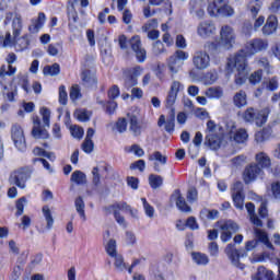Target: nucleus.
Returning <instances> with one entry per match:
<instances>
[{"mask_svg":"<svg viewBox=\"0 0 280 280\" xmlns=\"http://www.w3.org/2000/svg\"><path fill=\"white\" fill-rule=\"evenodd\" d=\"M265 49H268V42L262 38H254L247 42L245 47L235 56L228 59L225 69L228 73L236 71L234 82L237 86H242V84L246 82V78L248 75L246 58H250V56H255V54L265 51Z\"/></svg>","mask_w":280,"mask_h":280,"instance_id":"1","label":"nucleus"},{"mask_svg":"<svg viewBox=\"0 0 280 280\" xmlns=\"http://www.w3.org/2000/svg\"><path fill=\"white\" fill-rule=\"evenodd\" d=\"M270 115V108L266 107L261 110L255 109L253 107H248L243 113V119L247 124H256L258 128H261V126L266 125L268 121V116Z\"/></svg>","mask_w":280,"mask_h":280,"instance_id":"2","label":"nucleus"},{"mask_svg":"<svg viewBox=\"0 0 280 280\" xmlns=\"http://www.w3.org/2000/svg\"><path fill=\"white\" fill-rule=\"evenodd\" d=\"M208 14L210 16H233L235 10L229 5V0H214L208 5Z\"/></svg>","mask_w":280,"mask_h":280,"instance_id":"3","label":"nucleus"},{"mask_svg":"<svg viewBox=\"0 0 280 280\" xmlns=\"http://www.w3.org/2000/svg\"><path fill=\"white\" fill-rule=\"evenodd\" d=\"M32 178V168L24 167L14 171L10 176V182L20 187V189H25V183Z\"/></svg>","mask_w":280,"mask_h":280,"instance_id":"4","label":"nucleus"},{"mask_svg":"<svg viewBox=\"0 0 280 280\" xmlns=\"http://www.w3.org/2000/svg\"><path fill=\"white\" fill-rule=\"evenodd\" d=\"M222 233H221V241L226 243L231 241L233 237V233H237L240 231V225L233 220H228L223 222H218Z\"/></svg>","mask_w":280,"mask_h":280,"instance_id":"5","label":"nucleus"},{"mask_svg":"<svg viewBox=\"0 0 280 280\" xmlns=\"http://www.w3.org/2000/svg\"><path fill=\"white\" fill-rule=\"evenodd\" d=\"M226 130L231 141H235V143H244L248 139L246 129H237L233 121L228 122Z\"/></svg>","mask_w":280,"mask_h":280,"instance_id":"6","label":"nucleus"},{"mask_svg":"<svg viewBox=\"0 0 280 280\" xmlns=\"http://www.w3.org/2000/svg\"><path fill=\"white\" fill-rule=\"evenodd\" d=\"M220 39L224 49H231L235 45V30L231 25H223L220 30Z\"/></svg>","mask_w":280,"mask_h":280,"instance_id":"7","label":"nucleus"},{"mask_svg":"<svg viewBox=\"0 0 280 280\" xmlns=\"http://www.w3.org/2000/svg\"><path fill=\"white\" fill-rule=\"evenodd\" d=\"M11 137L15 148H18L20 152H25L27 144L25 143V133L23 132V128L20 127V125L15 124L12 126Z\"/></svg>","mask_w":280,"mask_h":280,"instance_id":"8","label":"nucleus"},{"mask_svg":"<svg viewBox=\"0 0 280 280\" xmlns=\"http://www.w3.org/2000/svg\"><path fill=\"white\" fill-rule=\"evenodd\" d=\"M12 21L13 36H21L23 32V16L20 13L8 12L4 19V25H9Z\"/></svg>","mask_w":280,"mask_h":280,"instance_id":"9","label":"nucleus"},{"mask_svg":"<svg viewBox=\"0 0 280 280\" xmlns=\"http://www.w3.org/2000/svg\"><path fill=\"white\" fill-rule=\"evenodd\" d=\"M192 65L198 71H205V69H209L211 65V57L207 51H196L192 57Z\"/></svg>","mask_w":280,"mask_h":280,"instance_id":"10","label":"nucleus"},{"mask_svg":"<svg viewBox=\"0 0 280 280\" xmlns=\"http://www.w3.org/2000/svg\"><path fill=\"white\" fill-rule=\"evenodd\" d=\"M231 194L235 208L244 209V184L236 182L231 189Z\"/></svg>","mask_w":280,"mask_h":280,"instance_id":"11","label":"nucleus"},{"mask_svg":"<svg viewBox=\"0 0 280 280\" xmlns=\"http://www.w3.org/2000/svg\"><path fill=\"white\" fill-rule=\"evenodd\" d=\"M225 255L235 268H238L240 270H244V268H246V266L240 261V250L235 248V245L229 244L225 247Z\"/></svg>","mask_w":280,"mask_h":280,"instance_id":"12","label":"nucleus"},{"mask_svg":"<svg viewBox=\"0 0 280 280\" xmlns=\"http://www.w3.org/2000/svg\"><path fill=\"white\" fill-rule=\"evenodd\" d=\"M131 49L136 54V58L138 62H145V58L148 55L145 52V48L141 47V37L139 35H135L130 39Z\"/></svg>","mask_w":280,"mask_h":280,"instance_id":"13","label":"nucleus"},{"mask_svg":"<svg viewBox=\"0 0 280 280\" xmlns=\"http://www.w3.org/2000/svg\"><path fill=\"white\" fill-rule=\"evenodd\" d=\"M264 174V171L261 167H259L258 164H250L247 166L243 173V178L246 185L248 183H253V180H257L258 176H261Z\"/></svg>","mask_w":280,"mask_h":280,"instance_id":"14","label":"nucleus"},{"mask_svg":"<svg viewBox=\"0 0 280 280\" xmlns=\"http://www.w3.org/2000/svg\"><path fill=\"white\" fill-rule=\"evenodd\" d=\"M197 34L201 38H211L215 34V24L211 21L199 23L197 26Z\"/></svg>","mask_w":280,"mask_h":280,"instance_id":"15","label":"nucleus"},{"mask_svg":"<svg viewBox=\"0 0 280 280\" xmlns=\"http://www.w3.org/2000/svg\"><path fill=\"white\" fill-rule=\"evenodd\" d=\"M45 21H47V16L44 12H39L37 19H32L31 24L28 26L30 34H38L40 30H43V25H45Z\"/></svg>","mask_w":280,"mask_h":280,"instance_id":"16","label":"nucleus"},{"mask_svg":"<svg viewBox=\"0 0 280 280\" xmlns=\"http://www.w3.org/2000/svg\"><path fill=\"white\" fill-rule=\"evenodd\" d=\"M172 200H175L177 209L184 213H190L191 207L185 201V197L180 194V190H175L172 195Z\"/></svg>","mask_w":280,"mask_h":280,"instance_id":"17","label":"nucleus"},{"mask_svg":"<svg viewBox=\"0 0 280 280\" xmlns=\"http://www.w3.org/2000/svg\"><path fill=\"white\" fill-rule=\"evenodd\" d=\"M127 119L129 121V131L133 137L141 136L142 126L141 122H139V118L132 114H127Z\"/></svg>","mask_w":280,"mask_h":280,"instance_id":"18","label":"nucleus"},{"mask_svg":"<svg viewBox=\"0 0 280 280\" xmlns=\"http://www.w3.org/2000/svg\"><path fill=\"white\" fill-rule=\"evenodd\" d=\"M81 80L84 86H88L89 89L97 86V78L95 77V71L84 70L81 74Z\"/></svg>","mask_w":280,"mask_h":280,"instance_id":"19","label":"nucleus"},{"mask_svg":"<svg viewBox=\"0 0 280 280\" xmlns=\"http://www.w3.org/2000/svg\"><path fill=\"white\" fill-rule=\"evenodd\" d=\"M277 27H278L277 16L270 15L267 19L266 24L262 26L264 36H270L271 34H275V32H277Z\"/></svg>","mask_w":280,"mask_h":280,"instance_id":"20","label":"nucleus"},{"mask_svg":"<svg viewBox=\"0 0 280 280\" xmlns=\"http://www.w3.org/2000/svg\"><path fill=\"white\" fill-rule=\"evenodd\" d=\"M206 141L210 148V150H220V145L222 144V131L214 135H207Z\"/></svg>","mask_w":280,"mask_h":280,"instance_id":"21","label":"nucleus"},{"mask_svg":"<svg viewBox=\"0 0 280 280\" xmlns=\"http://www.w3.org/2000/svg\"><path fill=\"white\" fill-rule=\"evenodd\" d=\"M245 208L247 209V212L249 214V220L250 222L254 224V226H258L261 228L264 226V222L261 221V219H259V217H257V214L255 213V203L253 202H247L245 205Z\"/></svg>","mask_w":280,"mask_h":280,"instance_id":"22","label":"nucleus"},{"mask_svg":"<svg viewBox=\"0 0 280 280\" xmlns=\"http://www.w3.org/2000/svg\"><path fill=\"white\" fill-rule=\"evenodd\" d=\"M110 211H127L132 215V218H137V210H132L130 205H127L125 201L116 202L109 207Z\"/></svg>","mask_w":280,"mask_h":280,"instance_id":"23","label":"nucleus"},{"mask_svg":"<svg viewBox=\"0 0 280 280\" xmlns=\"http://www.w3.org/2000/svg\"><path fill=\"white\" fill-rule=\"evenodd\" d=\"M208 100H220L224 96V90L221 86H212L203 93Z\"/></svg>","mask_w":280,"mask_h":280,"instance_id":"24","label":"nucleus"},{"mask_svg":"<svg viewBox=\"0 0 280 280\" xmlns=\"http://www.w3.org/2000/svg\"><path fill=\"white\" fill-rule=\"evenodd\" d=\"M189 5H190V14H192L194 16H197V19H202L205 16V8L202 7V2L191 0Z\"/></svg>","mask_w":280,"mask_h":280,"instance_id":"25","label":"nucleus"},{"mask_svg":"<svg viewBox=\"0 0 280 280\" xmlns=\"http://www.w3.org/2000/svg\"><path fill=\"white\" fill-rule=\"evenodd\" d=\"M254 231H255V235H256L257 240H259V242L265 244V246H267L269 248V250H275V246L272 245V243H270V240H268V233H266L264 230L257 229V228Z\"/></svg>","mask_w":280,"mask_h":280,"instance_id":"26","label":"nucleus"},{"mask_svg":"<svg viewBox=\"0 0 280 280\" xmlns=\"http://www.w3.org/2000/svg\"><path fill=\"white\" fill-rule=\"evenodd\" d=\"M167 67L172 77L176 75L180 69H183V61L176 59V57H170Z\"/></svg>","mask_w":280,"mask_h":280,"instance_id":"27","label":"nucleus"},{"mask_svg":"<svg viewBox=\"0 0 280 280\" xmlns=\"http://www.w3.org/2000/svg\"><path fill=\"white\" fill-rule=\"evenodd\" d=\"M233 103L236 108H244L246 104H248L246 92L245 91H240L233 96Z\"/></svg>","mask_w":280,"mask_h":280,"instance_id":"28","label":"nucleus"},{"mask_svg":"<svg viewBox=\"0 0 280 280\" xmlns=\"http://www.w3.org/2000/svg\"><path fill=\"white\" fill-rule=\"evenodd\" d=\"M34 139H48L49 133L45 129H40V121H35L32 130Z\"/></svg>","mask_w":280,"mask_h":280,"instance_id":"29","label":"nucleus"},{"mask_svg":"<svg viewBox=\"0 0 280 280\" xmlns=\"http://www.w3.org/2000/svg\"><path fill=\"white\" fill-rule=\"evenodd\" d=\"M74 207H75V211L77 213H79L81 220L83 222H86V212H85V203H84V199H82V197H78L75 200H74Z\"/></svg>","mask_w":280,"mask_h":280,"instance_id":"30","label":"nucleus"},{"mask_svg":"<svg viewBox=\"0 0 280 280\" xmlns=\"http://www.w3.org/2000/svg\"><path fill=\"white\" fill-rule=\"evenodd\" d=\"M191 257L197 266H207V264H209V256H207V254L194 252L191 253Z\"/></svg>","mask_w":280,"mask_h":280,"instance_id":"31","label":"nucleus"},{"mask_svg":"<svg viewBox=\"0 0 280 280\" xmlns=\"http://www.w3.org/2000/svg\"><path fill=\"white\" fill-rule=\"evenodd\" d=\"M113 258H114V266L117 272H126V270H128V266L124 261V256H121V254H117L116 256H113Z\"/></svg>","mask_w":280,"mask_h":280,"instance_id":"32","label":"nucleus"},{"mask_svg":"<svg viewBox=\"0 0 280 280\" xmlns=\"http://www.w3.org/2000/svg\"><path fill=\"white\" fill-rule=\"evenodd\" d=\"M70 180L75 183V185H86V174H84L82 171H74Z\"/></svg>","mask_w":280,"mask_h":280,"instance_id":"33","label":"nucleus"},{"mask_svg":"<svg viewBox=\"0 0 280 280\" xmlns=\"http://www.w3.org/2000/svg\"><path fill=\"white\" fill-rule=\"evenodd\" d=\"M105 250L109 257L119 255V253H117V241L110 238L105 246Z\"/></svg>","mask_w":280,"mask_h":280,"instance_id":"34","label":"nucleus"},{"mask_svg":"<svg viewBox=\"0 0 280 280\" xmlns=\"http://www.w3.org/2000/svg\"><path fill=\"white\" fill-rule=\"evenodd\" d=\"M256 161L262 168L270 167V158L264 152L256 154Z\"/></svg>","mask_w":280,"mask_h":280,"instance_id":"35","label":"nucleus"},{"mask_svg":"<svg viewBox=\"0 0 280 280\" xmlns=\"http://www.w3.org/2000/svg\"><path fill=\"white\" fill-rule=\"evenodd\" d=\"M261 1L260 0H252L248 3V10L250 11L252 16L255 19L257 14H259V10H261Z\"/></svg>","mask_w":280,"mask_h":280,"instance_id":"36","label":"nucleus"},{"mask_svg":"<svg viewBox=\"0 0 280 280\" xmlns=\"http://www.w3.org/2000/svg\"><path fill=\"white\" fill-rule=\"evenodd\" d=\"M149 185L152 189H159L163 185V178L161 175H149Z\"/></svg>","mask_w":280,"mask_h":280,"instance_id":"37","label":"nucleus"},{"mask_svg":"<svg viewBox=\"0 0 280 280\" xmlns=\"http://www.w3.org/2000/svg\"><path fill=\"white\" fill-rule=\"evenodd\" d=\"M175 121H176V114L174 113V108H172L171 109V115L166 119V122H165L166 132H174Z\"/></svg>","mask_w":280,"mask_h":280,"instance_id":"38","label":"nucleus"},{"mask_svg":"<svg viewBox=\"0 0 280 280\" xmlns=\"http://www.w3.org/2000/svg\"><path fill=\"white\" fill-rule=\"evenodd\" d=\"M43 73L44 75H58L60 73V65L54 63L51 66H45Z\"/></svg>","mask_w":280,"mask_h":280,"instance_id":"39","label":"nucleus"},{"mask_svg":"<svg viewBox=\"0 0 280 280\" xmlns=\"http://www.w3.org/2000/svg\"><path fill=\"white\" fill-rule=\"evenodd\" d=\"M69 130L74 139H82L84 137V129L77 125H70Z\"/></svg>","mask_w":280,"mask_h":280,"instance_id":"40","label":"nucleus"},{"mask_svg":"<svg viewBox=\"0 0 280 280\" xmlns=\"http://www.w3.org/2000/svg\"><path fill=\"white\" fill-rule=\"evenodd\" d=\"M159 27V21L156 19L149 20L142 27L141 31L144 34L152 32V30H156Z\"/></svg>","mask_w":280,"mask_h":280,"instance_id":"41","label":"nucleus"},{"mask_svg":"<svg viewBox=\"0 0 280 280\" xmlns=\"http://www.w3.org/2000/svg\"><path fill=\"white\" fill-rule=\"evenodd\" d=\"M218 215H220V212L218 210H209L205 208L200 211V217L207 218L208 220H215Z\"/></svg>","mask_w":280,"mask_h":280,"instance_id":"42","label":"nucleus"},{"mask_svg":"<svg viewBox=\"0 0 280 280\" xmlns=\"http://www.w3.org/2000/svg\"><path fill=\"white\" fill-rule=\"evenodd\" d=\"M149 161H158L160 165H165L167 163V156L163 155L160 151H155L149 156Z\"/></svg>","mask_w":280,"mask_h":280,"instance_id":"43","label":"nucleus"},{"mask_svg":"<svg viewBox=\"0 0 280 280\" xmlns=\"http://www.w3.org/2000/svg\"><path fill=\"white\" fill-rule=\"evenodd\" d=\"M43 213L47 222V229H51L54 226V217L51 215V210L47 206H44Z\"/></svg>","mask_w":280,"mask_h":280,"instance_id":"44","label":"nucleus"},{"mask_svg":"<svg viewBox=\"0 0 280 280\" xmlns=\"http://www.w3.org/2000/svg\"><path fill=\"white\" fill-rule=\"evenodd\" d=\"M264 84L267 91H271V92L277 91V89H279V78L272 77L271 79L266 81Z\"/></svg>","mask_w":280,"mask_h":280,"instance_id":"45","label":"nucleus"},{"mask_svg":"<svg viewBox=\"0 0 280 280\" xmlns=\"http://www.w3.org/2000/svg\"><path fill=\"white\" fill-rule=\"evenodd\" d=\"M115 129L120 135L126 132V130H128V120H126V118H119L115 124Z\"/></svg>","mask_w":280,"mask_h":280,"instance_id":"46","label":"nucleus"},{"mask_svg":"<svg viewBox=\"0 0 280 280\" xmlns=\"http://www.w3.org/2000/svg\"><path fill=\"white\" fill-rule=\"evenodd\" d=\"M74 117L79 121H89L91 119V114L88 110L79 109L74 113Z\"/></svg>","mask_w":280,"mask_h":280,"instance_id":"47","label":"nucleus"},{"mask_svg":"<svg viewBox=\"0 0 280 280\" xmlns=\"http://www.w3.org/2000/svg\"><path fill=\"white\" fill-rule=\"evenodd\" d=\"M141 202L143 203V209H144L145 215H148V218H154V207L149 205V202L145 198H141Z\"/></svg>","mask_w":280,"mask_h":280,"instance_id":"48","label":"nucleus"},{"mask_svg":"<svg viewBox=\"0 0 280 280\" xmlns=\"http://www.w3.org/2000/svg\"><path fill=\"white\" fill-rule=\"evenodd\" d=\"M80 97H82V93L80 92V85H72L70 90V100L72 102H75V100H80Z\"/></svg>","mask_w":280,"mask_h":280,"instance_id":"49","label":"nucleus"},{"mask_svg":"<svg viewBox=\"0 0 280 280\" xmlns=\"http://www.w3.org/2000/svg\"><path fill=\"white\" fill-rule=\"evenodd\" d=\"M180 91H185V85L180 83V81H173L171 84L170 92L174 93L175 95H178Z\"/></svg>","mask_w":280,"mask_h":280,"instance_id":"50","label":"nucleus"},{"mask_svg":"<svg viewBox=\"0 0 280 280\" xmlns=\"http://www.w3.org/2000/svg\"><path fill=\"white\" fill-rule=\"evenodd\" d=\"M81 149L83 152H85V154H91V152L95 150V143H93V140H84L81 144Z\"/></svg>","mask_w":280,"mask_h":280,"instance_id":"51","label":"nucleus"},{"mask_svg":"<svg viewBox=\"0 0 280 280\" xmlns=\"http://www.w3.org/2000/svg\"><path fill=\"white\" fill-rule=\"evenodd\" d=\"M26 202H27V199L25 197H22L16 201V212H15L16 218H19L23 213Z\"/></svg>","mask_w":280,"mask_h":280,"instance_id":"52","label":"nucleus"},{"mask_svg":"<svg viewBox=\"0 0 280 280\" xmlns=\"http://www.w3.org/2000/svg\"><path fill=\"white\" fill-rule=\"evenodd\" d=\"M270 256L266 253H262V254H256V255H253V257L250 258V262L252 264H261L264 261H266V259H269Z\"/></svg>","mask_w":280,"mask_h":280,"instance_id":"53","label":"nucleus"},{"mask_svg":"<svg viewBox=\"0 0 280 280\" xmlns=\"http://www.w3.org/2000/svg\"><path fill=\"white\" fill-rule=\"evenodd\" d=\"M139 84V80L132 78L130 74L125 75V89H132V86H137Z\"/></svg>","mask_w":280,"mask_h":280,"instance_id":"54","label":"nucleus"},{"mask_svg":"<svg viewBox=\"0 0 280 280\" xmlns=\"http://www.w3.org/2000/svg\"><path fill=\"white\" fill-rule=\"evenodd\" d=\"M264 75V72L261 70L255 71L249 77L250 84H259L261 82V78Z\"/></svg>","mask_w":280,"mask_h":280,"instance_id":"55","label":"nucleus"},{"mask_svg":"<svg viewBox=\"0 0 280 280\" xmlns=\"http://www.w3.org/2000/svg\"><path fill=\"white\" fill-rule=\"evenodd\" d=\"M206 132L207 135H220V132H218V125H215V121L209 120L207 122Z\"/></svg>","mask_w":280,"mask_h":280,"instance_id":"56","label":"nucleus"},{"mask_svg":"<svg viewBox=\"0 0 280 280\" xmlns=\"http://www.w3.org/2000/svg\"><path fill=\"white\" fill-rule=\"evenodd\" d=\"M67 101H68L67 88H65V85H61L59 88V103H61L62 106H67Z\"/></svg>","mask_w":280,"mask_h":280,"instance_id":"57","label":"nucleus"},{"mask_svg":"<svg viewBox=\"0 0 280 280\" xmlns=\"http://www.w3.org/2000/svg\"><path fill=\"white\" fill-rule=\"evenodd\" d=\"M40 114H42V117H43V122L46 126H49V119L51 117V112L47 107H43L40 109Z\"/></svg>","mask_w":280,"mask_h":280,"instance_id":"58","label":"nucleus"},{"mask_svg":"<svg viewBox=\"0 0 280 280\" xmlns=\"http://www.w3.org/2000/svg\"><path fill=\"white\" fill-rule=\"evenodd\" d=\"M271 194L276 200H280V182L271 184Z\"/></svg>","mask_w":280,"mask_h":280,"instance_id":"59","label":"nucleus"},{"mask_svg":"<svg viewBox=\"0 0 280 280\" xmlns=\"http://www.w3.org/2000/svg\"><path fill=\"white\" fill-rule=\"evenodd\" d=\"M231 163L234 165V167H240L246 163V155H237L231 160Z\"/></svg>","mask_w":280,"mask_h":280,"instance_id":"60","label":"nucleus"},{"mask_svg":"<svg viewBox=\"0 0 280 280\" xmlns=\"http://www.w3.org/2000/svg\"><path fill=\"white\" fill-rule=\"evenodd\" d=\"M206 81L208 84H215L218 82V71L213 70L207 73Z\"/></svg>","mask_w":280,"mask_h":280,"instance_id":"61","label":"nucleus"},{"mask_svg":"<svg viewBox=\"0 0 280 280\" xmlns=\"http://www.w3.org/2000/svg\"><path fill=\"white\" fill-rule=\"evenodd\" d=\"M130 170H139V172L145 171V161L138 160L130 165Z\"/></svg>","mask_w":280,"mask_h":280,"instance_id":"62","label":"nucleus"},{"mask_svg":"<svg viewBox=\"0 0 280 280\" xmlns=\"http://www.w3.org/2000/svg\"><path fill=\"white\" fill-rule=\"evenodd\" d=\"M267 271L264 267H258L257 272L252 277L253 280L266 279Z\"/></svg>","mask_w":280,"mask_h":280,"instance_id":"63","label":"nucleus"},{"mask_svg":"<svg viewBox=\"0 0 280 280\" xmlns=\"http://www.w3.org/2000/svg\"><path fill=\"white\" fill-rule=\"evenodd\" d=\"M195 116L198 117V119H209L211 117L209 112L205 108H197L195 110Z\"/></svg>","mask_w":280,"mask_h":280,"instance_id":"64","label":"nucleus"}]
</instances>
